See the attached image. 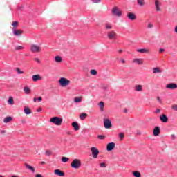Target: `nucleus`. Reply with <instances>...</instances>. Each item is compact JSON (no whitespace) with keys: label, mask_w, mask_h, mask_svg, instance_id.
I'll return each mask as SVG.
<instances>
[{"label":"nucleus","mask_w":177,"mask_h":177,"mask_svg":"<svg viewBox=\"0 0 177 177\" xmlns=\"http://www.w3.org/2000/svg\"><path fill=\"white\" fill-rule=\"evenodd\" d=\"M112 13H113V15H115V16H121V10H120L118 8H114L112 10Z\"/></svg>","instance_id":"9"},{"label":"nucleus","mask_w":177,"mask_h":177,"mask_svg":"<svg viewBox=\"0 0 177 177\" xmlns=\"http://www.w3.org/2000/svg\"><path fill=\"white\" fill-rule=\"evenodd\" d=\"M8 103L9 104H13L15 103V101H13V97H10L8 98Z\"/></svg>","instance_id":"36"},{"label":"nucleus","mask_w":177,"mask_h":177,"mask_svg":"<svg viewBox=\"0 0 177 177\" xmlns=\"http://www.w3.org/2000/svg\"><path fill=\"white\" fill-rule=\"evenodd\" d=\"M171 109L172 110H174V111H177V104H174L171 106Z\"/></svg>","instance_id":"40"},{"label":"nucleus","mask_w":177,"mask_h":177,"mask_svg":"<svg viewBox=\"0 0 177 177\" xmlns=\"http://www.w3.org/2000/svg\"><path fill=\"white\" fill-rule=\"evenodd\" d=\"M1 133H2V134L6 133V131H5V130H1Z\"/></svg>","instance_id":"53"},{"label":"nucleus","mask_w":177,"mask_h":177,"mask_svg":"<svg viewBox=\"0 0 177 177\" xmlns=\"http://www.w3.org/2000/svg\"><path fill=\"white\" fill-rule=\"evenodd\" d=\"M37 111H42V109L39 108V109H37Z\"/></svg>","instance_id":"57"},{"label":"nucleus","mask_w":177,"mask_h":177,"mask_svg":"<svg viewBox=\"0 0 177 177\" xmlns=\"http://www.w3.org/2000/svg\"><path fill=\"white\" fill-rule=\"evenodd\" d=\"M51 154H52V151H51L47 150L46 151V156H50Z\"/></svg>","instance_id":"43"},{"label":"nucleus","mask_w":177,"mask_h":177,"mask_svg":"<svg viewBox=\"0 0 177 177\" xmlns=\"http://www.w3.org/2000/svg\"><path fill=\"white\" fill-rule=\"evenodd\" d=\"M118 52L119 53H122V50H119Z\"/></svg>","instance_id":"58"},{"label":"nucleus","mask_w":177,"mask_h":177,"mask_svg":"<svg viewBox=\"0 0 177 177\" xmlns=\"http://www.w3.org/2000/svg\"><path fill=\"white\" fill-rule=\"evenodd\" d=\"M12 120H13V118H12V117L9 116V117L4 118L3 122L5 124H8V122H10V121H12Z\"/></svg>","instance_id":"25"},{"label":"nucleus","mask_w":177,"mask_h":177,"mask_svg":"<svg viewBox=\"0 0 177 177\" xmlns=\"http://www.w3.org/2000/svg\"><path fill=\"white\" fill-rule=\"evenodd\" d=\"M166 88L167 89H176L177 84L175 83H170V84H167Z\"/></svg>","instance_id":"12"},{"label":"nucleus","mask_w":177,"mask_h":177,"mask_svg":"<svg viewBox=\"0 0 177 177\" xmlns=\"http://www.w3.org/2000/svg\"><path fill=\"white\" fill-rule=\"evenodd\" d=\"M160 119L162 122H168V117L165 114L160 115Z\"/></svg>","instance_id":"17"},{"label":"nucleus","mask_w":177,"mask_h":177,"mask_svg":"<svg viewBox=\"0 0 177 177\" xmlns=\"http://www.w3.org/2000/svg\"><path fill=\"white\" fill-rule=\"evenodd\" d=\"M120 61L122 62V63H123V64H125V59L121 58Z\"/></svg>","instance_id":"52"},{"label":"nucleus","mask_w":177,"mask_h":177,"mask_svg":"<svg viewBox=\"0 0 177 177\" xmlns=\"http://www.w3.org/2000/svg\"><path fill=\"white\" fill-rule=\"evenodd\" d=\"M104 128L110 129V128H111V120H110V119H105L104 120Z\"/></svg>","instance_id":"6"},{"label":"nucleus","mask_w":177,"mask_h":177,"mask_svg":"<svg viewBox=\"0 0 177 177\" xmlns=\"http://www.w3.org/2000/svg\"><path fill=\"white\" fill-rule=\"evenodd\" d=\"M132 174L133 175V176L135 177H142V174H140V172L136 171H133Z\"/></svg>","instance_id":"27"},{"label":"nucleus","mask_w":177,"mask_h":177,"mask_svg":"<svg viewBox=\"0 0 177 177\" xmlns=\"http://www.w3.org/2000/svg\"><path fill=\"white\" fill-rule=\"evenodd\" d=\"M100 167H101V168H106V167H107V165H106V163L102 162L100 164Z\"/></svg>","instance_id":"41"},{"label":"nucleus","mask_w":177,"mask_h":177,"mask_svg":"<svg viewBox=\"0 0 177 177\" xmlns=\"http://www.w3.org/2000/svg\"><path fill=\"white\" fill-rule=\"evenodd\" d=\"M32 80L33 82H37V81H41V80H42V77H41V75H34L32 76Z\"/></svg>","instance_id":"11"},{"label":"nucleus","mask_w":177,"mask_h":177,"mask_svg":"<svg viewBox=\"0 0 177 177\" xmlns=\"http://www.w3.org/2000/svg\"><path fill=\"white\" fill-rule=\"evenodd\" d=\"M165 50L164 49V48H160V50H159V52H160V53H162V52H164Z\"/></svg>","instance_id":"49"},{"label":"nucleus","mask_w":177,"mask_h":177,"mask_svg":"<svg viewBox=\"0 0 177 177\" xmlns=\"http://www.w3.org/2000/svg\"><path fill=\"white\" fill-rule=\"evenodd\" d=\"M74 102H75V103H80V102H82V97H75Z\"/></svg>","instance_id":"29"},{"label":"nucleus","mask_w":177,"mask_h":177,"mask_svg":"<svg viewBox=\"0 0 177 177\" xmlns=\"http://www.w3.org/2000/svg\"><path fill=\"white\" fill-rule=\"evenodd\" d=\"M68 135H70V133H68Z\"/></svg>","instance_id":"62"},{"label":"nucleus","mask_w":177,"mask_h":177,"mask_svg":"<svg viewBox=\"0 0 177 177\" xmlns=\"http://www.w3.org/2000/svg\"><path fill=\"white\" fill-rule=\"evenodd\" d=\"M124 133H119V138L120 139V140H122V139H124Z\"/></svg>","instance_id":"42"},{"label":"nucleus","mask_w":177,"mask_h":177,"mask_svg":"<svg viewBox=\"0 0 177 177\" xmlns=\"http://www.w3.org/2000/svg\"><path fill=\"white\" fill-rule=\"evenodd\" d=\"M88 117V114L85 113H82V114L80 115V118L82 119V120H85Z\"/></svg>","instance_id":"28"},{"label":"nucleus","mask_w":177,"mask_h":177,"mask_svg":"<svg viewBox=\"0 0 177 177\" xmlns=\"http://www.w3.org/2000/svg\"><path fill=\"white\" fill-rule=\"evenodd\" d=\"M24 112H25V114H31L32 113L31 109L28 107L24 108Z\"/></svg>","instance_id":"30"},{"label":"nucleus","mask_w":177,"mask_h":177,"mask_svg":"<svg viewBox=\"0 0 177 177\" xmlns=\"http://www.w3.org/2000/svg\"><path fill=\"white\" fill-rule=\"evenodd\" d=\"M115 37H117L115 32L111 31L108 32V38H109V39H115Z\"/></svg>","instance_id":"8"},{"label":"nucleus","mask_w":177,"mask_h":177,"mask_svg":"<svg viewBox=\"0 0 177 177\" xmlns=\"http://www.w3.org/2000/svg\"><path fill=\"white\" fill-rule=\"evenodd\" d=\"M35 62H37V63H41V61L38 58H35Z\"/></svg>","instance_id":"47"},{"label":"nucleus","mask_w":177,"mask_h":177,"mask_svg":"<svg viewBox=\"0 0 177 177\" xmlns=\"http://www.w3.org/2000/svg\"><path fill=\"white\" fill-rule=\"evenodd\" d=\"M15 71H17L18 74H24V71L20 70L19 68H15Z\"/></svg>","instance_id":"35"},{"label":"nucleus","mask_w":177,"mask_h":177,"mask_svg":"<svg viewBox=\"0 0 177 177\" xmlns=\"http://www.w3.org/2000/svg\"><path fill=\"white\" fill-rule=\"evenodd\" d=\"M91 151L93 158H96L99 156V149L96 147H93L91 148Z\"/></svg>","instance_id":"5"},{"label":"nucleus","mask_w":177,"mask_h":177,"mask_svg":"<svg viewBox=\"0 0 177 177\" xmlns=\"http://www.w3.org/2000/svg\"><path fill=\"white\" fill-rule=\"evenodd\" d=\"M59 82L61 86H62L63 88L70 85V80H68L66 77H61L59 80Z\"/></svg>","instance_id":"2"},{"label":"nucleus","mask_w":177,"mask_h":177,"mask_svg":"<svg viewBox=\"0 0 177 177\" xmlns=\"http://www.w3.org/2000/svg\"><path fill=\"white\" fill-rule=\"evenodd\" d=\"M13 30V34L14 35H15L16 37H19V35H21V34H23V30H16V28H12Z\"/></svg>","instance_id":"10"},{"label":"nucleus","mask_w":177,"mask_h":177,"mask_svg":"<svg viewBox=\"0 0 177 177\" xmlns=\"http://www.w3.org/2000/svg\"><path fill=\"white\" fill-rule=\"evenodd\" d=\"M30 50L33 52V53H39V52H41V46L37 44H32L30 46Z\"/></svg>","instance_id":"4"},{"label":"nucleus","mask_w":177,"mask_h":177,"mask_svg":"<svg viewBox=\"0 0 177 177\" xmlns=\"http://www.w3.org/2000/svg\"><path fill=\"white\" fill-rule=\"evenodd\" d=\"M12 26H13L12 28H17V27H19V21H14L12 24Z\"/></svg>","instance_id":"31"},{"label":"nucleus","mask_w":177,"mask_h":177,"mask_svg":"<svg viewBox=\"0 0 177 177\" xmlns=\"http://www.w3.org/2000/svg\"><path fill=\"white\" fill-rule=\"evenodd\" d=\"M133 63H137V64H143V59H134L133 60Z\"/></svg>","instance_id":"22"},{"label":"nucleus","mask_w":177,"mask_h":177,"mask_svg":"<svg viewBox=\"0 0 177 177\" xmlns=\"http://www.w3.org/2000/svg\"><path fill=\"white\" fill-rule=\"evenodd\" d=\"M174 32L177 34V26H176L174 28Z\"/></svg>","instance_id":"51"},{"label":"nucleus","mask_w":177,"mask_h":177,"mask_svg":"<svg viewBox=\"0 0 177 177\" xmlns=\"http://www.w3.org/2000/svg\"><path fill=\"white\" fill-rule=\"evenodd\" d=\"M54 174L57 175V176H64V172L60 169L54 170Z\"/></svg>","instance_id":"13"},{"label":"nucleus","mask_w":177,"mask_h":177,"mask_svg":"<svg viewBox=\"0 0 177 177\" xmlns=\"http://www.w3.org/2000/svg\"><path fill=\"white\" fill-rule=\"evenodd\" d=\"M137 3L139 5V6H145V5L146 4L145 0H137Z\"/></svg>","instance_id":"26"},{"label":"nucleus","mask_w":177,"mask_h":177,"mask_svg":"<svg viewBox=\"0 0 177 177\" xmlns=\"http://www.w3.org/2000/svg\"><path fill=\"white\" fill-rule=\"evenodd\" d=\"M160 135V128L158 127H156L153 129V136H158Z\"/></svg>","instance_id":"18"},{"label":"nucleus","mask_w":177,"mask_h":177,"mask_svg":"<svg viewBox=\"0 0 177 177\" xmlns=\"http://www.w3.org/2000/svg\"><path fill=\"white\" fill-rule=\"evenodd\" d=\"M106 138V136H102V135H99L98 136V139H100L101 140L104 139Z\"/></svg>","instance_id":"44"},{"label":"nucleus","mask_w":177,"mask_h":177,"mask_svg":"<svg viewBox=\"0 0 177 177\" xmlns=\"http://www.w3.org/2000/svg\"><path fill=\"white\" fill-rule=\"evenodd\" d=\"M35 177H44V176H42V175H41V174H37V175L35 176Z\"/></svg>","instance_id":"54"},{"label":"nucleus","mask_w":177,"mask_h":177,"mask_svg":"<svg viewBox=\"0 0 177 177\" xmlns=\"http://www.w3.org/2000/svg\"><path fill=\"white\" fill-rule=\"evenodd\" d=\"M124 113H128V110L124 109Z\"/></svg>","instance_id":"59"},{"label":"nucleus","mask_w":177,"mask_h":177,"mask_svg":"<svg viewBox=\"0 0 177 177\" xmlns=\"http://www.w3.org/2000/svg\"><path fill=\"white\" fill-rule=\"evenodd\" d=\"M161 110L160 109H156V113H160Z\"/></svg>","instance_id":"55"},{"label":"nucleus","mask_w":177,"mask_h":177,"mask_svg":"<svg viewBox=\"0 0 177 177\" xmlns=\"http://www.w3.org/2000/svg\"><path fill=\"white\" fill-rule=\"evenodd\" d=\"M41 165H44L45 164V162H41Z\"/></svg>","instance_id":"61"},{"label":"nucleus","mask_w":177,"mask_h":177,"mask_svg":"<svg viewBox=\"0 0 177 177\" xmlns=\"http://www.w3.org/2000/svg\"><path fill=\"white\" fill-rule=\"evenodd\" d=\"M127 17L130 20H136V15L134 13L129 12L127 14Z\"/></svg>","instance_id":"15"},{"label":"nucleus","mask_w":177,"mask_h":177,"mask_svg":"<svg viewBox=\"0 0 177 177\" xmlns=\"http://www.w3.org/2000/svg\"><path fill=\"white\" fill-rule=\"evenodd\" d=\"M23 49H24V47L22 46H17L15 47V50H23Z\"/></svg>","instance_id":"37"},{"label":"nucleus","mask_w":177,"mask_h":177,"mask_svg":"<svg viewBox=\"0 0 177 177\" xmlns=\"http://www.w3.org/2000/svg\"><path fill=\"white\" fill-rule=\"evenodd\" d=\"M33 101L37 102V98L36 97L33 98Z\"/></svg>","instance_id":"60"},{"label":"nucleus","mask_w":177,"mask_h":177,"mask_svg":"<svg viewBox=\"0 0 177 177\" xmlns=\"http://www.w3.org/2000/svg\"><path fill=\"white\" fill-rule=\"evenodd\" d=\"M105 27H106V30H111V28H112L111 25H110L109 24H106Z\"/></svg>","instance_id":"39"},{"label":"nucleus","mask_w":177,"mask_h":177,"mask_svg":"<svg viewBox=\"0 0 177 177\" xmlns=\"http://www.w3.org/2000/svg\"><path fill=\"white\" fill-rule=\"evenodd\" d=\"M135 91L137 92H142V91H143V86L140 84H138L135 86Z\"/></svg>","instance_id":"19"},{"label":"nucleus","mask_w":177,"mask_h":177,"mask_svg":"<svg viewBox=\"0 0 177 177\" xmlns=\"http://www.w3.org/2000/svg\"><path fill=\"white\" fill-rule=\"evenodd\" d=\"M42 101V97H39L37 98V102H41Z\"/></svg>","instance_id":"50"},{"label":"nucleus","mask_w":177,"mask_h":177,"mask_svg":"<svg viewBox=\"0 0 177 177\" xmlns=\"http://www.w3.org/2000/svg\"><path fill=\"white\" fill-rule=\"evenodd\" d=\"M93 3H99L100 2V0H92Z\"/></svg>","instance_id":"46"},{"label":"nucleus","mask_w":177,"mask_h":177,"mask_svg":"<svg viewBox=\"0 0 177 177\" xmlns=\"http://www.w3.org/2000/svg\"><path fill=\"white\" fill-rule=\"evenodd\" d=\"M68 158H67V157H62V162H68Z\"/></svg>","instance_id":"38"},{"label":"nucleus","mask_w":177,"mask_h":177,"mask_svg":"<svg viewBox=\"0 0 177 177\" xmlns=\"http://www.w3.org/2000/svg\"><path fill=\"white\" fill-rule=\"evenodd\" d=\"M158 73H162V71L160 70V68H153V74H157Z\"/></svg>","instance_id":"33"},{"label":"nucleus","mask_w":177,"mask_h":177,"mask_svg":"<svg viewBox=\"0 0 177 177\" xmlns=\"http://www.w3.org/2000/svg\"><path fill=\"white\" fill-rule=\"evenodd\" d=\"M90 74H91V75H97V71L95 69H91L90 71Z\"/></svg>","instance_id":"34"},{"label":"nucleus","mask_w":177,"mask_h":177,"mask_svg":"<svg viewBox=\"0 0 177 177\" xmlns=\"http://www.w3.org/2000/svg\"><path fill=\"white\" fill-rule=\"evenodd\" d=\"M98 106H99L101 111H104V102H100L99 104H98Z\"/></svg>","instance_id":"24"},{"label":"nucleus","mask_w":177,"mask_h":177,"mask_svg":"<svg viewBox=\"0 0 177 177\" xmlns=\"http://www.w3.org/2000/svg\"><path fill=\"white\" fill-rule=\"evenodd\" d=\"M160 1L158 0H155V6L156 9V12H160Z\"/></svg>","instance_id":"21"},{"label":"nucleus","mask_w":177,"mask_h":177,"mask_svg":"<svg viewBox=\"0 0 177 177\" xmlns=\"http://www.w3.org/2000/svg\"><path fill=\"white\" fill-rule=\"evenodd\" d=\"M157 100L159 102V103H162V101H161V98H160V97H157Z\"/></svg>","instance_id":"48"},{"label":"nucleus","mask_w":177,"mask_h":177,"mask_svg":"<svg viewBox=\"0 0 177 177\" xmlns=\"http://www.w3.org/2000/svg\"><path fill=\"white\" fill-rule=\"evenodd\" d=\"M72 127L74 128L75 131H80V126L77 122H73L72 123Z\"/></svg>","instance_id":"20"},{"label":"nucleus","mask_w":177,"mask_h":177,"mask_svg":"<svg viewBox=\"0 0 177 177\" xmlns=\"http://www.w3.org/2000/svg\"><path fill=\"white\" fill-rule=\"evenodd\" d=\"M24 91L26 95H30L31 93V89L28 86H25Z\"/></svg>","instance_id":"23"},{"label":"nucleus","mask_w":177,"mask_h":177,"mask_svg":"<svg viewBox=\"0 0 177 177\" xmlns=\"http://www.w3.org/2000/svg\"><path fill=\"white\" fill-rule=\"evenodd\" d=\"M153 27H154V26L153 25V24H151V23H149V24H148V28H153Z\"/></svg>","instance_id":"45"},{"label":"nucleus","mask_w":177,"mask_h":177,"mask_svg":"<svg viewBox=\"0 0 177 177\" xmlns=\"http://www.w3.org/2000/svg\"><path fill=\"white\" fill-rule=\"evenodd\" d=\"M24 165L26 169H29V171H31L32 174L35 172V169L32 166L28 165V163H25Z\"/></svg>","instance_id":"14"},{"label":"nucleus","mask_w":177,"mask_h":177,"mask_svg":"<svg viewBox=\"0 0 177 177\" xmlns=\"http://www.w3.org/2000/svg\"><path fill=\"white\" fill-rule=\"evenodd\" d=\"M71 167L75 168V169H78L81 167V160L80 159H74L71 164Z\"/></svg>","instance_id":"3"},{"label":"nucleus","mask_w":177,"mask_h":177,"mask_svg":"<svg viewBox=\"0 0 177 177\" xmlns=\"http://www.w3.org/2000/svg\"><path fill=\"white\" fill-rule=\"evenodd\" d=\"M50 122H52L55 125H62V122H63V119L59 117H53L50 119Z\"/></svg>","instance_id":"1"},{"label":"nucleus","mask_w":177,"mask_h":177,"mask_svg":"<svg viewBox=\"0 0 177 177\" xmlns=\"http://www.w3.org/2000/svg\"><path fill=\"white\" fill-rule=\"evenodd\" d=\"M137 52H139L140 53H150V50L149 48H141L137 50Z\"/></svg>","instance_id":"16"},{"label":"nucleus","mask_w":177,"mask_h":177,"mask_svg":"<svg viewBox=\"0 0 177 177\" xmlns=\"http://www.w3.org/2000/svg\"><path fill=\"white\" fill-rule=\"evenodd\" d=\"M21 122H22V124H26V120H21Z\"/></svg>","instance_id":"56"},{"label":"nucleus","mask_w":177,"mask_h":177,"mask_svg":"<svg viewBox=\"0 0 177 177\" xmlns=\"http://www.w3.org/2000/svg\"><path fill=\"white\" fill-rule=\"evenodd\" d=\"M115 149V142H109L106 145L107 151H111V150H114Z\"/></svg>","instance_id":"7"},{"label":"nucleus","mask_w":177,"mask_h":177,"mask_svg":"<svg viewBox=\"0 0 177 177\" xmlns=\"http://www.w3.org/2000/svg\"><path fill=\"white\" fill-rule=\"evenodd\" d=\"M55 62H56V63H60L62 62V57L56 56L55 57Z\"/></svg>","instance_id":"32"}]
</instances>
